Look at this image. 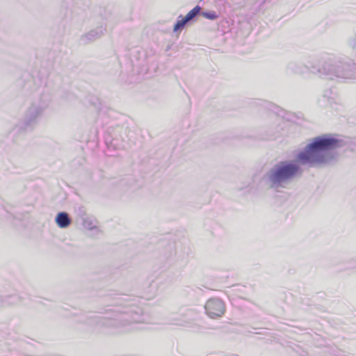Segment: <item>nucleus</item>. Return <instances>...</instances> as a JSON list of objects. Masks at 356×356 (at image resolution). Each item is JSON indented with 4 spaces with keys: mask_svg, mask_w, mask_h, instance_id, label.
<instances>
[{
    "mask_svg": "<svg viewBox=\"0 0 356 356\" xmlns=\"http://www.w3.org/2000/svg\"><path fill=\"white\" fill-rule=\"evenodd\" d=\"M201 15L203 17H204L205 18L209 19H215L217 18V15H216V13L214 12H212V13L203 12L201 13Z\"/></svg>",
    "mask_w": 356,
    "mask_h": 356,
    "instance_id": "obj_7",
    "label": "nucleus"
},
{
    "mask_svg": "<svg viewBox=\"0 0 356 356\" xmlns=\"http://www.w3.org/2000/svg\"><path fill=\"white\" fill-rule=\"evenodd\" d=\"M207 314L211 318L220 317L225 312L224 303L218 299H211L205 305Z\"/></svg>",
    "mask_w": 356,
    "mask_h": 356,
    "instance_id": "obj_3",
    "label": "nucleus"
},
{
    "mask_svg": "<svg viewBox=\"0 0 356 356\" xmlns=\"http://www.w3.org/2000/svg\"><path fill=\"white\" fill-rule=\"evenodd\" d=\"M56 222L60 228H65L68 227L71 223L68 215L65 212L59 213L56 218Z\"/></svg>",
    "mask_w": 356,
    "mask_h": 356,
    "instance_id": "obj_4",
    "label": "nucleus"
},
{
    "mask_svg": "<svg viewBox=\"0 0 356 356\" xmlns=\"http://www.w3.org/2000/svg\"><path fill=\"white\" fill-rule=\"evenodd\" d=\"M299 167L293 163H280L272 175L273 182H281L293 177L299 172Z\"/></svg>",
    "mask_w": 356,
    "mask_h": 356,
    "instance_id": "obj_2",
    "label": "nucleus"
},
{
    "mask_svg": "<svg viewBox=\"0 0 356 356\" xmlns=\"http://www.w3.org/2000/svg\"><path fill=\"white\" fill-rule=\"evenodd\" d=\"M337 140L332 138H317L309 144L305 152L298 156V160L302 163H316L323 161L321 151L333 147Z\"/></svg>",
    "mask_w": 356,
    "mask_h": 356,
    "instance_id": "obj_1",
    "label": "nucleus"
},
{
    "mask_svg": "<svg viewBox=\"0 0 356 356\" xmlns=\"http://www.w3.org/2000/svg\"><path fill=\"white\" fill-rule=\"evenodd\" d=\"M201 10V8L199 6H196L191 10H190L187 15L185 16L186 18V21H190L193 19L197 14L200 13Z\"/></svg>",
    "mask_w": 356,
    "mask_h": 356,
    "instance_id": "obj_5",
    "label": "nucleus"
},
{
    "mask_svg": "<svg viewBox=\"0 0 356 356\" xmlns=\"http://www.w3.org/2000/svg\"><path fill=\"white\" fill-rule=\"evenodd\" d=\"M188 21H186V18L181 17V19H179L177 22V23L174 26V31H177L180 28L184 27V26L188 22Z\"/></svg>",
    "mask_w": 356,
    "mask_h": 356,
    "instance_id": "obj_6",
    "label": "nucleus"
}]
</instances>
